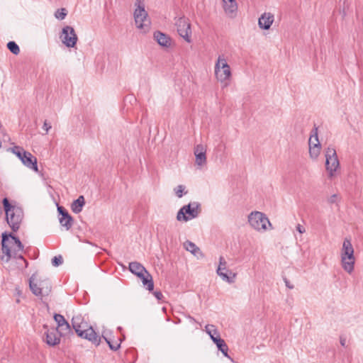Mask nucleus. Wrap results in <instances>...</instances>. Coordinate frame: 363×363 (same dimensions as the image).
Masks as SVG:
<instances>
[{"label": "nucleus", "instance_id": "33", "mask_svg": "<svg viewBox=\"0 0 363 363\" xmlns=\"http://www.w3.org/2000/svg\"><path fill=\"white\" fill-rule=\"evenodd\" d=\"M54 319L57 324V328L65 323L67 320L65 319L64 316L60 314H55L54 315Z\"/></svg>", "mask_w": 363, "mask_h": 363}, {"label": "nucleus", "instance_id": "9", "mask_svg": "<svg viewBox=\"0 0 363 363\" xmlns=\"http://www.w3.org/2000/svg\"><path fill=\"white\" fill-rule=\"evenodd\" d=\"M201 212L200 204L197 202L189 203L182 206L177 214V220L182 222H187L196 218Z\"/></svg>", "mask_w": 363, "mask_h": 363}, {"label": "nucleus", "instance_id": "43", "mask_svg": "<svg viewBox=\"0 0 363 363\" xmlns=\"http://www.w3.org/2000/svg\"><path fill=\"white\" fill-rule=\"evenodd\" d=\"M52 126L50 123H49L47 121H44L43 129L45 131V133L47 134L49 130L51 129Z\"/></svg>", "mask_w": 363, "mask_h": 363}, {"label": "nucleus", "instance_id": "14", "mask_svg": "<svg viewBox=\"0 0 363 363\" xmlns=\"http://www.w3.org/2000/svg\"><path fill=\"white\" fill-rule=\"evenodd\" d=\"M44 328L46 329L45 333L44 341L51 347H54L60 342V335L58 333L57 328L48 329L46 325H44Z\"/></svg>", "mask_w": 363, "mask_h": 363}, {"label": "nucleus", "instance_id": "31", "mask_svg": "<svg viewBox=\"0 0 363 363\" xmlns=\"http://www.w3.org/2000/svg\"><path fill=\"white\" fill-rule=\"evenodd\" d=\"M175 194L178 198H182L184 194H186L187 191H185V186L184 185H179L174 189Z\"/></svg>", "mask_w": 363, "mask_h": 363}, {"label": "nucleus", "instance_id": "17", "mask_svg": "<svg viewBox=\"0 0 363 363\" xmlns=\"http://www.w3.org/2000/svg\"><path fill=\"white\" fill-rule=\"evenodd\" d=\"M223 8L225 14L230 17L234 18L238 11V4L235 0H223Z\"/></svg>", "mask_w": 363, "mask_h": 363}, {"label": "nucleus", "instance_id": "15", "mask_svg": "<svg viewBox=\"0 0 363 363\" xmlns=\"http://www.w3.org/2000/svg\"><path fill=\"white\" fill-rule=\"evenodd\" d=\"M194 154L195 155V163L199 167L206 165V147L204 145L199 144L195 146Z\"/></svg>", "mask_w": 363, "mask_h": 363}, {"label": "nucleus", "instance_id": "46", "mask_svg": "<svg viewBox=\"0 0 363 363\" xmlns=\"http://www.w3.org/2000/svg\"><path fill=\"white\" fill-rule=\"evenodd\" d=\"M340 343H341V345H342V346H345V340H340Z\"/></svg>", "mask_w": 363, "mask_h": 363}, {"label": "nucleus", "instance_id": "39", "mask_svg": "<svg viewBox=\"0 0 363 363\" xmlns=\"http://www.w3.org/2000/svg\"><path fill=\"white\" fill-rule=\"evenodd\" d=\"M57 211L62 216L60 218L71 217V216L67 213V211L62 206H57Z\"/></svg>", "mask_w": 363, "mask_h": 363}, {"label": "nucleus", "instance_id": "16", "mask_svg": "<svg viewBox=\"0 0 363 363\" xmlns=\"http://www.w3.org/2000/svg\"><path fill=\"white\" fill-rule=\"evenodd\" d=\"M274 21V16L269 12H264L258 19V26L262 30H269Z\"/></svg>", "mask_w": 363, "mask_h": 363}, {"label": "nucleus", "instance_id": "36", "mask_svg": "<svg viewBox=\"0 0 363 363\" xmlns=\"http://www.w3.org/2000/svg\"><path fill=\"white\" fill-rule=\"evenodd\" d=\"M57 211L62 216L60 218L71 217V216L67 213V211L62 206H57Z\"/></svg>", "mask_w": 363, "mask_h": 363}, {"label": "nucleus", "instance_id": "5", "mask_svg": "<svg viewBox=\"0 0 363 363\" xmlns=\"http://www.w3.org/2000/svg\"><path fill=\"white\" fill-rule=\"evenodd\" d=\"M135 11L133 13L136 28L143 33L149 32L150 29V19L145 10L144 0H136L135 3Z\"/></svg>", "mask_w": 363, "mask_h": 363}, {"label": "nucleus", "instance_id": "3", "mask_svg": "<svg viewBox=\"0 0 363 363\" xmlns=\"http://www.w3.org/2000/svg\"><path fill=\"white\" fill-rule=\"evenodd\" d=\"M72 327L79 337L87 339L94 344L99 345L101 337L96 335L94 329L84 320L81 315H77L72 318Z\"/></svg>", "mask_w": 363, "mask_h": 363}, {"label": "nucleus", "instance_id": "10", "mask_svg": "<svg viewBox=\"0 0 363 363\" xmlns=\"http://www.w3.org/2000/svg\"><path fill=\"white\" fill-rule=\"evenodd\" d=\"M325 169L330 178L335 175L340 167V162L335 149L333 147H328L325 150Z\"/></svg>", "mask_w": 363, "mask_h": 363}, {"label": "nucleus", "instance_id": "2", "mask_svg": "<svg viewBox=\"0 0 363 363\" xmlns=\"http://www.w3.org/2000/svg\"><path fill=\"white\" fill-rule=\"evenodd\" d=\"M340 264L345 272L351 274L354 270L356 262L354 249L351 239L345 238L340 250Z\"/></svg>", "mask_w": 363, "mask_h": 363}, {"label": "nucleus", "instance_id": "32", "mask_svg": "<svg viewBox=\"0 0 363 363\" xmlns=\"http://www.w3.org/2000/svg\"><path fill=\"white\" fill-rule=\"evenodd\" d=\"M67 16V11L65 9H57L55 13L56 18L63 20Z\"/></svg>", "mask_w": 363, "mask_h": 363}, {"label": "nucleus", "instance_id": "8", "mask_svg": "<svg viewBox=\"0 0 363 363\" xmlns=\"http://www.w3.org/2000/svg\"><path fill=\"white\" fill-rule=\"evenodd\" d=\"M30 289L37 296H47L51 291L50 281L48 279L38 277L36 274H33L29 280Z\"/></svg>", "mask_w": 363, "mask_h": 363}, {"label": "nucleus", "instance_id": "47", "mask_svg": "<svg viewBox=\"0 0 363 363\" xmlns=\"http://www.w3.org/2000/svg\"><path fill=\"white\" fill-rule=\"evenodd\" d=\"M286 284L287 286H290V284H288L287 281H286Z\"/></svg>", "mask_w": 363, "mask_h": 363}, {"label": "nucleus", "instance_id": "25", "mask_svg": "<svg viewBox=\"0 0 363 363\" xmlns=\"http://www.w3.org/2000/svg\"><path fill=\"white\" fill-rule=\"evenodd\" d=\"M60 223L62 227H65L67 230H69L73 224V220L72 217L60 218Z\"/></svg>", "mask_w": 363, "mask_h": 363}, {"label": "nucleus", "instance_id": "13", "mask_svg": "<svg viewBox=\"0 0 363 363\" xmlns=\"http://www.w3.org/2000/svg\"><path fill=\"white\" fill-rule=\"evenodd\" d=\"M176 26L179 35L187 43H191V30L189 20L184 17L179 18L176 22Z\"/></svg>", "mask_w": 363, "mask_h": 363}, {"label": "nucleus", "instance_id": "28", "mask_svg": "<svg viewBox=\"0 0 363 363\" xmlns=\"http://www.w3.org/2000/svg\"><path fill=\"white\" fill-rule=\"evenodd\" d=\"M8 49L14 55H18L20 48L18 45L13 41H10L7 43Z\"/></svg>", "mask_w": 363, "mask_h": 363}, {"label": "nucleus", "instance_id": "29", "mask_svg": "<svg viewBox=\"0 0 363 363\" xmlns=\"http://www.w3.org/2000/svg\"><path fill=\"white\" fill-rule=\"evenodd\" d=\"M206 332L210 335L211 339L212 336L216 337L217 335H219L217 329L213 325H207L206 326Z\"/></svg>", "mask_w": 363, "mask_h": 363}, {"label": "nucleus", "instance_id": "40", "mask_svg": "<svg viewBox=\"0 0 363 363\" xmlns=\"http://www.w3.org/2000/svg\"><path fill=\"white\" fill-rule=\"evenodd\" d=\"M339 200L340 199L338 195L335 194L328 197V202L329 203H336L339 201Z\"/></svg>", "mask_w": 363, "mask_h": 363}, {"label": "nucleus", "instance_id": "37", "mask_svg": "<svg viewBox=\"0 0 363 363\" xmlns=\"http://www.w3.org/2000/svg\"><path fill=\"white\" fill-rule=\"evenodd\" d=\"M57 211L62 216L60 218L71 217V216L67 213V211L62 206H57Z\"/></svg>", "mask_w": 363, "mask_h": 363}, {"label": "nucleus", "instance_id": "35", "mask_svg": "<svg viewBox=\"0 0 363 363\" xmlns=\"http://www.w3.org/2000/svg\"><path fill=\"white\" fill-rule=\"evenodd\" d=\"M62 263V256H55L52 259V264L55 267H58Z\"/></svg>", "mask_w": 363, "mask_h": 363}, {"label": "nucleus", "instance_id": "11", "mask_svg": "<svg viewBox=\"0 0 363 363\" xmlns=\"http://www.w3.org/2000/svg\"><path fill=\"white\" fill-rule=\"evenodd\" d=\"M60 39L67 48H72L76 46L78 37L73 27L65 26L60 33Z\"/></svg>", "mask_w": 363, "mask_h": 363}, {"label": "nucleus", "instance_id": "41", "mask_svg": "<svg viewBox=\"0 0 363 363\" xmlns=\"http://www.w3.org/2000/svg\"><path fill=\"white\" fill-rule=\"evenodd\" d=\"M104 339L106 340V342L109 345V347L112 350H115L116 351V350H117L120 347V343H118V342L112 343L108 340H107L106 338L104 337Z\"/></svg>", "mask_w": 363, "mask_h": 363}, {"label": "nucleus", "instance_id": "18", "mask_svg": "<svg viewBox=\"0 0 363 363\" xmlns=\"http://www.w3.org/2000/svg\"><path fill=\"white\" fill-rule=\"evenodd\" d=\"M154 39L163 48H169L172 45V39L167 34L160 31H155L153 35Z\"/></svg>", "mask_w": 363, "mask_h": 363}, {"label": "nucleus", "instance_id": "12", "mask_svg": "<svg viewBox=\"0 0 363 363\" xmlns=\"http://www.w3.org/2000/svg\"><path fill=\"white\" fill-rule=\"evenodd\" d=\"M218 275L225 281L232 284L235 281L236 273L227 268V262L223 257H220L219 264L216 270Z\"/></svg>", "mask_w": 363, "mask_h": 363}, {"label": "nucleus", "instance_id": "45", "mask_svg": "<svg viewBox=\"0 0 363 363\" xmlns=\"http://www.w3.org/2000/svg\"><path fill=\"white\" fill-rule=\"evenodd\" d=\"M154 296L157 300H161L162 298L163 297V295L160 291H155Z\"/></svg>", "mask_w": 363, "mask_h": 363}, {"label": "nucleus", "instance_id": "27", "mask_svg": "<svg viewBox=\"0 0 363 363\" xmlns=\"http://www.w3.org/2000/svg\"><path fill=\"white\" fill-rule=\"evenodd\" d=\"M57 329H59L58 333L61 335H65L71 331L69 324L66 321L62 325L58 327Z\"/></svg>", "mask_w": 363, "mask_h": 363}, {"label": "nucleus", "instance_id": "44", "mask_svg": "<svg viewBox=\"0 0 363 363\" xmlns=\"http://www.w3.org/2000/svg\"><path fill=\"white\" fill-rule=\"evenodd\" d=\"M296 230L301 234H303L306 232V228L300 224H298L296 225Z\"/></svg>", "mask_w": 363, "mask_h": 363}, {"label": "nucleus", "instance_id": "38", "mask_svg": "<svg viewBox=\"0 0 363 363\" xmlns=\"http://www.w3.org/2000/svg\"><path fill=\"white\" fill-rule=\"evenodd\" d=\"M57 211L62 216L60 218L71 217V216L67 213V211L62 206H57Z\"/></svg>", "mask_w": 363, "mask_h": 363}, {"label": "nucleus", "instance_id": "19", "mask_svg": "<svg viewBox=\"0 0 363 363\" xmlns=\"http://www.w3.org/2000/svg\"><path fill=\"white\" fill-rule=\"evenodd\" d=\"M22 163L26 166L27 167L38 172V164H37V159L34 157L31 153L26 152L25 155H23L22 160H21Z\"/></svg>", "mask_w": 363, "mask_h": 363}, {"label": "nucleus", "instance_id": "20", "mask_svg": "<svg viewBox=\"0 0 363 363\" xmlns=\"http://www.w3.org/2000/svg\"><path fill=\"white\" fill-rule=\"evenodd\" d=\"M184 247L198 259H201L204 257L200 248L191 241L187 240L184 242Z\"/></svg>", "mask_w": 363, "mask_h": 363}, {"label": "nucleus", "instance_id": "42", "mask_svg": "<svg viewBox=\"0 0 363 363\" xmlns=\"http://www.w3.org/2000/svg\"><path fill=\"white\" fill-rule=\"evenodd\" d=\"M211 340L213 341L214 343L216 344V346H218L219 344H222V343L225 342V341L223 340L220 339L219 335H217L216 337L212 336Z\"/></svg>", "mask_w": 363, "mask_h": 363}, {"label": "nucleus", "instance_id": "4", "mask_svg": "<svg viewBox=\"0 0 363 363\" xmlns=\"http://www.w3.org/2000/svg\"><path fill=\"white\" fill-rule=\"evenodd\" d=\"M214 74L216 80L222 84L223 87L229 85L232 78V71L224 55H219L214 66Z\"/></svg>", "mask_w": 363, "mask_h": 363}, {"label": "nucleus", "instance_id": "6", "mask_svg": "<svg viewBox=\"0 0 363 363\" xmlns=\"http://www.w3.org/2000/svg\"><path fill=\"white\" fill-rule=\"evenodd\" d=\"M247 222L254 230L263 233L273 229V226L267 215L261 211H254L247 216Z\"/></svg>", "mask_w": 363, "mask_h": 363}, {"label": "nucleus", "instance_id": "30", "mask_svg": "<svg viewBox=\"0 0 363 363\" xmlns=\"http://www.w3.org/2000/svg\"><path fill=\"white\" fill-rule=\"evenodd\" d=\"M12 152L16 155L20 160H21L23 155H25L26 151L19 146H15L12 148Z\"/></svg>", "mask_w": 363, "mask_h": 363}, {"label": "nucleus", "instance_id": "22", "mask_svg": "<svg viewBox=\"0 0 363 363\" xmlns=\"http://www.w3.org/2000/svg\"><path fill=\"white\" fill-rule=\"evenodd\" d=\"M139 278L142 280L143 286L148 291L153 290L154 283H153L152 277L148 272H146L145 274H143L142 277H139Z\"/></svg>", "mask_w": 363, "mask_h": 363}, {"label": "nucleus", "instance_id": "21", "mask_svg": "<svg viewBox=\"0 0 363 363\" xmlns=\"http://www.w3.org/2000/svg\"><path fill=\"white\" fill-rule=\"evenodd\" d=\"M130 271L137 277H142L143 274L147 272L145 268L139 262H133L129 264Z\"/></svg>", "mask_w": 363, "mask_h": 363}, {"label": "nucleus", "instance_id": "7", "mask_svg": "<svg viewBox=\"0 0 363 363\" xmlns=\"http://www.w3.org/2000/svg\"><path fill=\"white\" fill-rule=\"evenodd\" d=\"M3 204L8 224L13 230H18L23 218V209L16 206H11L6 198L4 199Z\"/></svg>", "mask_w": 363, "mask_h": 363}, {"label": "nucleus", "instance_id": "1", "mask_svg": "<svg viewBox=\"0 0 363 363\" xmlns=\"http://www.w3.org/2000/svg\"><path fill=\"white\" fill-rule=\"evenodd\" d=\"M23 245L18 238L11 233H2L1 246L0 247V261L8 263L16 260V267L23 269L27 267L28 262L23 257Z\"/></svg>", "mask_w": 363, "mask_h": 363}, {"label": "nucleus", "instance_id": "24", "mask_svg": "<svg viewBox=\"0 0 363 363\" xmlns=\"http://www.w3.org/2000/svg\"><path fill=\"white\" fill-rule=\"evenodd\" d=\"M321 152V146L315 147H309V156L310 158L313 160H316L320 156Z\"/></svg>", "mask_w": 363, "mask_h": 363}, {"label": "nucleus", "instance_id": "26", "mask_svg": "<svg viewBox=\"0 0 363 363\" xmlns=\"http://www.w3.org/2000/svg\"><path fill=\"white\" fill-rule=\"evenodd\" d=\"M308 145H309V147H312L314 145H315V147L321 146V145L319 142V140H318L317 130H315V133L313 135H311L309 140H308Z\"/></svg>", "mask_w": 363, "mask_h": 363}, {"label": "nucleus", "instance_id": "34", "mask_svg": "<svg viewBox=\"0 0 363 363\" xmlns=\"http://www.w3.org/2000/svg\"><path fill=\"white\" fill-rule=\"evenodd\" d=\"M217 347L218 350L227 357H229L228 354V347L225 342H223L222 344H219Z\"/></svg>", "mask_w": 363, "mask_h": 363}, {"label": "nucleus", "instance_id": "23", "mask_svg": "<svg viewBox=\"0 0 363 363\" xmlns=\"http://www.w3.org/2000/svg\"><path fill=\"white\" fill-rule=\"evenodd\" d=\"M85 204L84 198L83 196H79L77 199L74 200L72 203L71 208L74 213H79L82 211L83 206Z\"/></svg>", "mask_w": 363, "mask_h": 363}]
</instances>
